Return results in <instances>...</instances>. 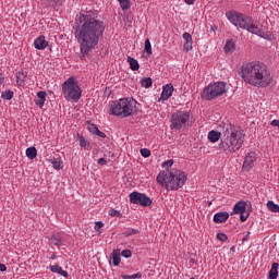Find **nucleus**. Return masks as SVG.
<instances>
[{
    "label": "nucleus",
    "mask_w": 279,
    "mask_h": 279,
    "mask_svg": "<svg viewBox=\"0 0 279 279\" xmlns=\"http://www.w3.org/2000/svg\"><path fill=\"white\" fill-rule=\"evenodd\" d=\"M75 23L74 36L80 44V59L86 60V56L99 45V39L104 38L106 26L102 21L93 17L90 12L82 13Z\"/></svg>",
    "instance_id": "f257e3e1"
},
{
    "label": "nucleus",
    "mask_w": 279,
    "mask_h": 279,
    "mask_svg": "<svg viewBox=\"0 0 279 279\" xmlns=\"http://www.w3.org/2000/svg\"><path fill=\"white\" fill-rule=\"evenodd\" d=\"M240 77L251 86H257V88H267L274 80L267 70V65L260 62H251L242 65Z\"/></svg>",
    "instance_id": "f03ea898"
},
{
    "label": "nucleus",
    "mask_w": 279,
    "mask_h": 279,
    "mask_svg": "<svg viewBox=\"0 0 279 279\" xmlns=\"http://www.w3.org/2000/svg\"><path fill=\"white\" fill-rule=\"evenodd\" d=\"M245 142V133L241 129H236V126L232 124H228L226 130L222 132V136L220 143L218 145V149L230 156L231 154H236L241 147H243V143Z\"/></svg>",
    "instance_id": "7ed1b4c3"
},
{
    "label": "nucleus",
    "mask_w": 279,
    "mask_h": 279,
    "mask_svg": "<svg viewBox=\"0 0 279 279\" xmlns=\"http://www.w3.org/2000/svg\"><path fill=\"white\" fill-rule=\"evenodd\" d=\"M186 172L178 169L163 170L157 175L158 184L166 186L168 191H178L186 184Z\"/></svg>",
    "instance_id": "20e7f679"
},
{
    "label": "nucleus",
    "mask_w": 279,
    "mask_h": 279,
    "mask_svg": "<svg viewBox=\"0 0 279 279\" xmlns=\"http://www.w3.org/2000/svg\"><path fill=\"white\" fill-rule=\"evenodd\" d=\"M134 110H136V100L132 98H121L110 104L109 114L125 119L126 117H132Z\"/></svg>",
    "instance_id": "39448f33"
},
{
    "label": "nucleus",
    "mask_w": 279,
    "mask_h": 279,
    "mask_svg": "<svg viewBox=\"0 0 279 279\" xmlns=\"http://www.w3.org/2000/svg\"><path fill=\"white\" fill-rule=\"evenodd\" d=\"M62 94L66 101H74L77 104L82 99V87L77 84L75 76H70L62 84Z\"/></svg>",
    "instance_id": "423d86ee"
},
{
    "label": "nucleus",
    "mask_w": 279,
    "mask_h": 279,
    "mask_svg": "<svg viewBox=\"0 0 279 279\" xmlns=\"http://www.w3.org/2000/svg\"><path fill=\"white\" fill-rule=\"evenodd\" d=\"M223 94H226V83L220 81L205 87L202 92V99L213 101V99H217V97H221Z\"/></svg>",
    "instance_id": "0eeeda50"
},
{
    "label": "nucleus",
    "mask_w": 279,
    "mask_h": 279,
    "mask_svg": "<svg viewBox=\"0 0 279 279\" xmlns=\"http://www.w3.org/2000/svg\"><path fill=\"white\" fill-rule=\"evenodd\" d=\"M193 119L191 111H177L171 116V130H184Z\"/></svg>",
    "instance_id": "6e6552de"
},
{
    "label": "nucleus",
    "mask_w": 279,
    "mask_h": 279,
    "mask_svg": "<svg viewBox=\"0 0 279 279\" xmlns=\"http://www.w3.org/2000/svg\"><path fill=\"white\" fill-rule=\"evenodd\" d=\"M226 16L228 21L232 23V25L235 27H241V29H247L253 22L250 16L234 11L227 12Z\"/></svg>",
    "instance_id": "1a4fd4ad"
},
{
    "label": "nucleus",
    "mask_w": 279,
    "mask_h": 279,
    "mask_svg": "<svg viewBox=\"0 0 279 279\" xmlns=\"http://www.w3.org/2000/svg\"><path fill=\"white\" fill-rule=\"evenodd\" d=\"M130 202L131 204H137L138 206L147 207L151 204V198H149L147 195L138 192H132L130 195Z\"/></svg>",
    "instance_id": "9d476101"
},
{
    "label": "nucleus",
    "mask_w": 279,
    "mask_h": 279,
    "mask_svg": "<svg viewBox=\"0 0 279 279\" xmlns=\"http://www.w3.org/2000/svg\"><path fill=\"white\" fill-rule=\"evenodd\" d=\"M256 158L257 157H256L255 151L248 153L244 158L242 170L243 171H252V169H254V162H256Z\"/></svg>",
    "instance_id": "9b49d317"
},
{
    "label": "nucleus",
    "mask_w": 279,
    "mask_h": 279,
    "mask_svg": "<svg viewBox=\"0 0 279 279\" xmlns=\"http://www.w3.org/2000/svg\"><path fill=\"white\" fill-rule=\"evenodd\" d=\"M172 95H173V85L167 84L166 86H163L159 101H167V99H170Z\"/></svg>",
    "instance_id": "f8f14e48"
},
{
    "label": "nucleus",
    "mask_w": 279,
    "mask_h": 279,
    "mask_svg": "<svg viewBox=\"0 0 279 279\" xmlns=\"http://www.w3.org/2000/svg\"><path fill=\"white\" fill-rule=\"evenodd\" d=\"M34 47L38 50L47 49V47H49V41L45 39V35H40L35 39Z\"/></svg>",
    "instance_id": "ddd939ff"
},
{
    "label": "nucleus",
    "mask_w": 279,
    "mask_h": 279,
    "mask_svg": "<svg viewBox=\"0 0 279 279\" xmlns=\"http://www.w3.org/2000/svg\"><path fill=\"white\" fill-rule=\"evenodd\" d=\"M246 31L250 32V34H255V36H259V38H265V32L258 27V25L254 24V22H251V25L246 28Z\"/></svg>",
    "instance_id": "4468645a"
},
{
    "label": "nucleus",
    "mask_w": 279,
    "mask_h": 279,
    "mask_svg": "<svg viewBox=\"0 0 279 279\" xmlns=\"http://www.w3.org/2000/svg\"><path fill=\"white\" fill-rule=\"evenodd\" d=\"M230 217L228 211H220L214 215L215 223H226Z\"/></svg>",
    "instance_id": "2eb2a0df"
},
{
    "label": "nucleus",
    "mask_w": 279,
    "mask_h": 279,
    "mask_svg": "<svg viewBox=\"0 0 279 279\" xmlns=\"http://www.w3.org/2000/svg\"><path fill=\"white\" fill-rule=\"evenodd\" d=\"M246 203L241 201V202H238L234 207H233V213L235 215H243L245 214V210H246Z\"/></svg>",
    "instance_id": "dca6fc26"
},
{
    "label": "nucleus",
    "mask_w": 279,
    "mask_h": 279,
    "mask_svg": "<svg viewBox=\"0 0 279 279\" xmlns=\"http://www.w3.org/2000/svg\"><path fill=\"white\" fill-rule=\"evenodd\" d=\"M37 97L38 99L35 100V104L38 108H43V106H45V101H47V92H38Z\"/></svg>",
    "instance_id": "f3484780"
},
{
    "label": "nucleus",
    "mask_w": 279,
    "mask_h": 279,
    "mask_svg": "<svg viewBox=\"0 0 279 279\" xmlns=\"http://www.w3.org/2000/svg\"><path fill=\"white\" fill-rule=\"evenodd\" d=\"M50 271H52V274H59V276H63V278H69V272L59 265L50 266Z\"/></svg>",
    "instance_id": "a211bd4d"
},
{
    "label": "nucleus",
    "mask_w": 279,
    "mask_h": 279,
    "mask_svg": "<svg viewBox=\"0 0 279 279\" xmlns=\"http://www.w3.org/2000/svg\"><path fill=\"white\" fill-rule=\"evenodd\" d=\"M112 260H113L114 267H119V265H121V251L119 248L113 250Z\"/></svg>",
    "instance_id": "6ab92c4d"
},
{
    "label": "nucleus",
    "mask_w": 279,
    "mask_h": 279,
    "mask_svg": "<svg viewBox=\"0 0 279 279\" xmlns=\"http://www.w3.org/2000/svg\"><path fill=\"white\" fill-rule=\"evenodd\" d=\"M78 136V144L80 147H83L84 149H86L87 151H90V143H88V141H86V138L84 137V135H80Z\"/></svg>",
    "instance_id": "aec40b11"
},
{
    "label": "nucleus",
    "mask_w": 279,
    "mask_h": 279,
    "mask_svg": "<svg viewBox=\"0 0 279 279\" xmlns=\"http://www.w3.org/2000/svg\"><path fill=\"white\" fill-rule=\"evenodd\" d=\"M50 242L52 245H56L57 247H62V236L60 235V233L53 234L50 238Z\"/></svg>",
    "instance_id": "412c9836"
},
{
    "label": "nucleus",
    "mask_w": 279,
    "mask_h": 279,
    "mask_svg": "<svg viewBox=\"0 0 279 279\" xmlns=\"http://www.w3.org/2000/svg\"><path fill=\"white\" fill-rule=\"evenodd\" d=\"M128 62L130 64L131 71H138L141 69V64H138V61L132 57H128Z\"/></svg>",
    "instance_id": "4be33fe9"
},
{
    "label": "nucleus",
    "mask_w": 279,
    "mask_h": 279,
    "mask_svg": "<svg viewBox=\"0 0 279 279\" xmlns=\"http://www.w3.org/2000/svg\"><path fill=\"white\" fill-rule=\"evenodd\" d=\"M219 138L221 140V133L213 130L208 133V140L210 141V143H217V141H219Z\"/></svg>",
    "instance_id": "5701e85b"
},
{
    "label": "nucleus",
    "mask_w": 279,
    "mask_h": 279,
    "mask_svg": "<svg viewBox=\"0 0 279 279\" xmlns=\"http://www.w3.org/2000/svg\"><path fill=\"white\" fill-rule=\"evenodd\" d=\"M278 263H272L271 268L269 270V279H278Z\"/></svg>",
    "instance_id": "b1692460"
},
{
    "label": "nucleus",
    "mask_w": 279,
    "mask_h": 279,
    "mask_svg": "<svg viewBox=\"0 0 279 279\" xmlns=\"http://www.w3.org/2000/svg\"><path fill=\"white\" fill-rule=\"evenodd\" d=\"M26 156L29 158V160H34V158L38 156V150H36V147H28L26 149Z\"/></svg>",
    "instance_id": "393cba45"
},
{
    "label": "nucleus",
    "mask_w": 279,
    "mask_h": 279,
    "mask_svg": "<svg viewBox=\"0 0 279 279\" xmlns=\"http://www.w3.org/2000/svg\"><path fill=\"white\" fill-rule=\"evenodd\" d=\"M267 208L270 213H279V205L274 203V201L267 202Z\"/></svg>",
    "instance_id": "a878e982"
},
{
    "label": "nucleus",
    "mask_w": 279,
    "mask_h": 279,
    "mask_svg": "<svg viewBox=\"0 0 279 279\" xmlns=\"http://www.w3.org/2000/svg\"><path fill=\"white\" fill-rule=\"evenodd\" d=\"M25 77H27V73L25 72H17L16 74V82L19 86H23V83L25 82Z\"/></svg>",
    "instance_id": "bb28decb"
},
{
    "label": "nucleus",
    "mask_w": 279,
    "mask_h": 279,
    "mask_svg": "<svg viewBox=\"0 0 279 279\" xmlns=\"http://www.w3.org/2000/svg\"><path fill=\"white\" fill-rule=\"evenodd\" d=\"M151 84H153L151 77H144V78H142V81H141V86H142L143 88H151Z\"/></svg>",
    "instance_id": "cd10ccee"
},
{
    "label": "nucleus",
    "mask_w": 279,
    "mask_h": 279,
    "mask_svg": "<svg viewBox=\"0 0 279 279\" xmlns=\"http://www.w3.org/2000/svg\"><path fill=\"white\" fill-rule=\"evenodd\" d=\"M235 49V45H234V41L232 40H228L225 45V51L226 53H229L230 51H234Z\"/></svg>",
    "instance_id": "c85d7f7f"
},
{
    "label": "nucleus",
    "mask_w": 279,
    "mask_h": 279,
    "mask_svg": "<svg viewBox=\"0 0 279 279\" xmlns=\"http://www.w3.org/2000/svg\"><path fill=\"white\" fill-rule=\"evenodd\" d=\"M1 97H2V99H5L7 101H10V99H12L14 97V92H12L10 89L4 90V92H2Z\"/></svg>",
    "instance_id": "c756f323"
},
{
    "label": "nucleus",
    "mask_w": 279,
    "mask_h": 279,
    "mask_svg": "<svg viewBox=\"0 0 279 279\" xmlns=\"http://www.w3.org/2000/svg\"><path fill=\"white\" fill-rule=\"evenodd\" d=\"M118 3H120V8L121 10L125 11V10H130L131 5H130V0H118Z\"/></svg>",
    "instance_id": "7c9ffc66"
},
{
    "label": "nucleus",
    "mask_w": 279,
    "mask_h": 279,
    "mask_svg": "<svg viewBox=\"0 0 279 279\" xmlns=\"http://www.w3.org/2000/svg\"><path fill=\"white\" fill-rule=\"evenodd\" d=\"M134 234H141V230H138V229H129L128 231L123 232V236H132Z\"/></svg>",
    "instance_id": "2f4dec72"
},
{
    "label": "nucleus",
    "mask_w": 279,
    "mask_h": 279,
    "mask_svg": "<svg viewBox=\"0 0 279 279\" xmlns=\"http://www.w3.org/2000/svg\"><path fill=\"white\" fill-rule=\"evenodd\" d=\"M144 51H146L148 56H151V43L149 41V39L145 40Z\"/></svg>",
    "instance_id": "473e14b6"
},
{
    "label": "nucleus",
    "mask_w": 279,
    "mask_h": 279,
    "mask_svg": "<svg viewBox=\"0 0 279 279\" xmlns=\"http://www.w3.org/2000/svg\"><path fill=\"white\" fill-rule=\"evenodd\" d=\"M88 131L90 132V134L96 135L97 132H99V128H97V124L90 123V124L88 125Z\"/></svg>",
    "instance_id": "72a5a7b5"
},
{
    "label": "nucleus",
    "mask_w": 279,
    "mask_h": 279,
    "mask_svg": "<svg viewBox=\"0 0 279 279\" xmlns=\"http://www.w3.org/2000/svg\"><path fill=\"white\" fill-rule=\"evenodd\" d=\"M141 154L143 158H149L151 156V150H149L148 148H142Z\"/></svg>",
    "instance_id": "f704fd0d"
},
{
    "label": "nucleus",
    "mask_w": 279,
    "mask_h": 279,
    "mask_svg": "<svg viewBox=\"0 0 279 279\" xmlns=\"http://www.w3.org/2000/svg\"><path fill=\"white\" fill-rule=\"evenodd\" d=\"M62 163L60 161H58V159H53L52 160V167L53 169H57L58 171H60V169H62Z\"/></svg>",
    "instance_id": "c9c22d12"
},
{
    "label": "nucleus",
    "mask_w": 279,
    "mask_h": 279,
    "mask_svg": "<svg viewBox=\"0 0 279 279\" xmlns=\"http://www.w3.org/2000/svg\"><path fill=\"white\" fill-rule=\"evenodd\" d=\"M183 49L184 51H191L193 49V41H185Z\"/></svg>",
    "instance_id": "e433bc0d"
},
{
    "label": "nucleus",
    "mask_w": 279,
    "mask_h": 279,
    "mask_svg": "<svg viewBox=\"0 0 279 279\" xmlns=\"http://www.w3.org/2000/svg\"><path fill=\"white\" fill-rule=\"evenodd\" d=\"M217 239H218V241L226 243V241H228V235H226V233H218Z\"/></svg>",
    "instance_id": "4c0bfd02"
},
{
    "label": "nucleus",
    "mask_w": 279,
    "mask_h": 279,
    "mask_svg": "<svg viewBox=\"0 0 279 279\" xmlns=\"http://www.w3.org/2000/svg\"><path fill=\"white\" fill-rule=\"evenodd\" d=\"M121 256H123V258H132V251L124 250L121 252Z\"/></svg>",
    "instance_id": "58836bf2"
},
{
    "label": "nucleus",
    "mask_w": 279,
    "mask_h": 279,
    "mask_svg": "<svg viewBox=\"0 0 279 279\" xmlns=\"http://www.w3.org/2000/svg\"><path fill=\"white\" fill-rule=\"evenodd\" d=\"M109 215H110V217H122L121 211L116 210V209H110Z\"/></svg>",
    "instance_id": "ea45409f"
},
{
    "label": "nucleus",
    "mask_w": 279,
    "mask_h": 279,
    "mask_svg": "<svg viewBox=\"0 0 279 279\" xmlns=\"http://www.w3.org/2000/svg\"><path fill=\"white\" fill-rule=\"evenodd\" d=\"M183 39L185 43H193V36H191L189 33L183 34Z\"/></svg>",
    "instance_id": "a19ab883"
},
{
    "label": "nucleus",
    "mask_w": 279,
    "mask_h": 279,
    "mask_svg": "<svg viewBox=\"0 0 279 279\" xmlns=\"http://www.w3.org/2000/svg\"><path fill=\"white\" fill-rule=\"evenodd\" d=\"M162 167H167L168 169H169V167H173V159L166 160L162 163Z\"/></svg>",
    "instance_id": "79ce46f5"
},
{
    "label": "nucleus",
    "mask_w": 279,
    "mask_h": 279,
    "mask_svg": "<svg viewBox=\"0 0 279 279\" xmlns=\"http://www.w3.org/2000/svg\"><path fill=\"white\" fill-rule=\"evenodd\" d=\"M102 226H104V222L96 221L95 222V230H96V232H99V230H101Z\"/></svg>",
    "instance_id": "37998d69"
},
{
    "label": "nucleus",
    "mask_w": 279,
    "mask_h": 279,
    "mask_svg": "<svg viewBox=\"0 0 279 279\" xmlns=\"http://www.w3.org/2000/svg\"><path fill=\"white\" fill-rule=\"evenodd\" d=\"M49 5H52V8H56L60 3V0H48Z\"/></svg>",
    "instance_id": "c03bdc74"
},
{
    "label": "nucleus",
    "mask_w": 279,
    "mask_h": 279,
    "mask_svg": "<svg viewBox=\"0 0 279 279\" xmlns=\"http://www.w3.org/2000/svg\"><path fill=\"white\" fill-rule=\"evenodd\" d=\"M241 216H240V220L242 221V222H245V221H247V217H250V214H247V215H245V214H240Z\"/></svg>",
    "instance_id": "a18cd8bd"
},
{
    "label": "nucleus",
    "mask_w": 279,
    "mask_h": 279,
    "mask_svg": "<svg viewBox=\"0 0 279 279\" xmlns=\"http://www.w3.org/2000/svg\"><path fill=\"white\" fill-rule=\"evenodd\" d=\"M98 165H101V167H104V165H108V161L106 160V158H99Z\"/></svg>",
    "instance_id": "49530a36"
},
{
    "label": "nucleus",
    "mask_w": 279,
    "mask_h": 279,
    "mask_svg": "<svg viewBox=\"0 0 279 279\" xmlns=\"http://www.w3.org/2000/svg\"><path fill=\"white\" fill-rule=\"evenodd\" d=\"M95 136H99L100 138H106V133L98 130V132L95 134Z\"/></svg>",
    "instance_id": "de8ad7c7"
},
{
    "label": "nucleus",
    "mask_w": 279,
    "mask_h": 279,
    "mask_svg": "<svg viewBox=\"0 0 279 279\" xmlns=\"http://www.w3.org/2000/svg\"><path fill=\"white\" fill-rule=\"evenodd\" d=\"M250 234H252V232H247L244 238L242 239V242L245 243V241H250Z\"/></svg>",
    "instance_id": "09e8293b"
},
{
    "label": "nucleus",
    "mask_w": 279,
    "mask_h": 279,
    "mask_svg": "<svg viewBox=\"0 0 279 279\" xmlns=\"http://www.w3.org/2000/svg\"><path fill=\"white\" fill-rule=\"evenodd\" d=\"M143 278V274L137 272L131 276V279Z\"/></svg>",
    "instance_id": "8fccbe9b"
},
{
    "label": "nucleus",
    "mask_w": 279,
    "mask_h": 279,
    "mask_svg": "<svg viewBox=\"0 0 279 279\" xmlns=\"http://www.w3.org/2000/svg\"><path fill=\"white\" fill-rule=\"evenodd\" d=\"M0 271H8L5 264H0Z\"/></svg>",
    "instance_id": "3c124183"
},
{
    "label": "nucleus",
    "mask_w": 279,
    "mask_h": 279,
    "mask_svg": "<svg viewBox=\"0 0 279 279\" xmlns=\"http://www.w3.org/2000/svg\"><path fill=\"white\" fill-rule=\"evenodd\" d=\"M185 3L187 5H193V3H195V0H185Z\"/></svg>",
    "instance_id": "603ef678"
},
{
    "label": "nucleus",
    "mask_w": 279,
    "mask_h": 279,
    "mask_svg": "<svg viewBox=\"0 0 279 279\" xmlns=\"http://www.w3.org/2000/svg\"><path fill=\"white\" fill-rule=\"evenodd\" d=\"M121 278L122 279H132V276H130V275H122Z\"/></svg>",
    "instance_id": "864d4df0"
},
{
    "label": "nucleus",
    "mask_w": 279,
    "mask_h": 279,
    "mask_svg": "<svg viewBox=\"0 0 279 279\" xmlns=\"http://www.w3.org/2000/svg\"><path fill=\"white\" fill-rule=\"evenodd\" d=\"M3 80H4L3 74H0V86L1 84H3Z\"/></svg>",
    "instance_id": "5fc2aeb1"
},
{
    "label": "nucleus",
    "mask_w": 279,
    "mask_h": 279,
    "mask_svg": "<svg viewBox=\"0 0 279 279\" xmlns=\"http://www.w3.org/2000/svg\"><path fill=\"white\" fill-rule=\"evenodd\" d=\"M56 258H57L56 254H52V255L50 256V260H56Z\"/></svg>",
    "instance_id": "6e6d98bb"
},
{
    "label": "nucleus",
    "mask_w": 279,
    "mask_h": 279,
    "mask_svg": "<svg viewBox=\"0 0 279 279\" xmlns=\"http://www.w3.org/2000/svg\"><path fill=\"white\" fill-rule=\"evenodd\" d=\"M219 29L217 26H211V32Z\"/></svg>",
    "instance_id": "4d7b16f0"
},
{
    "label": "nucleus",
    "mask_w": 279,
    "mask_h": 279,
    "mask_svg": "<svg viewBox=\"0 0 279 279\" xmlns=\"http://www.w3.org/2000/svg\"><path fill=\"white\" fill-rule=\"evenodd\" d=\"M230 252H235V247L232 246V247L230 248Z\"/></svg>",
    "instance_id": "13d9d810"
}]
</instances>
